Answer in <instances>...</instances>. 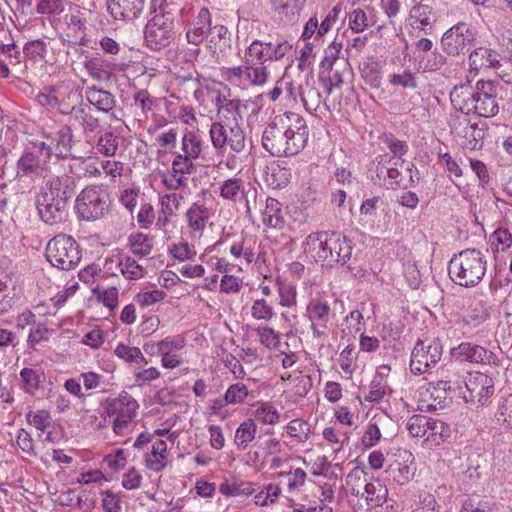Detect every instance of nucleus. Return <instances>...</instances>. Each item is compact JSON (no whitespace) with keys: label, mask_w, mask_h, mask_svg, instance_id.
Instances as JSON below:
<instances>
[{"label":"nucleus","mask_w":512,"mask_h":512,"mask_svg":"<svg viewBox=\"0 0 512 512\" xmlns=\"http://www.w3.org/2000/svg\"><path fill=\"white\" fill-rule=\"evenodd\" d=\"M446 56L434 50L426 55H422L420 59V66L425 71H438L446 64Z\"/></svg>","instance_id":"774afa93"},{"label":"nucleus","mask_w":512,"mask_h":512,"mask_svg":"<svg viewBox=\"0 0 512 512\" xmlns=\"http://www.w3.org/2000/svg\"><path fill=\"white\" fill-rule=\"evenodd\" d=\"M361 74L374 87L380 85V66L374 57L368 58L360 66Z\"/></svg>","instance_id":"052dcab7"},{"label":"nucleus","mask_w":512,"mask_h":512,"mask_svg":"<svg viewBox=\"0 0 512 512\" xmlns=\"http://www.w3.org/2000/svg\"><path fill=\"white\" fill-rule=\"evenodd\" d=\"M441 357L442 345L439 339H433L429 343L418 341L411 353L412 373L420 375L427 372L440 361Z\"/></svg>","instance_id":"4468645a"},{"label":"nucleus","mask_w":512,"mask_h":512,"mask_svg":"<svg viewBox=\"0 0 512 512\" xmlns=\"http://www.w3.org/2000/svg\"><path fill=\"white\" fill-rule=\"evenodd\" d=\"M276 288L279 297V305L281 307L291 308L297 303L296 286L281 278L276 279Z\"/></svg>","instance_id":"603ef678"},{"label":"nucleus","mask_w":512,"mask_h":512,"mask_svg":"<svg viewBox=\"0 0 512 512\" xmlns=\"http://www.w3.org/2000/svg\"><path fill=\"white\" fill-rule=\"evenodd\" d=\"M207 89L211 94L212 101L215 103L217 107L219 117V120L217 122H238L241 101L238 99L227 100L226 95L216 87H207Z\"/></svg>","instance_id":"b1692460"},{"label":"nucleus","mask_w":512,"mask_h":512,"mask_svg":"<svg viewBox=\"0 0 512 512\" xmlns=\"http://www.w3.org/2000/svg\"><path fill=\"white\" fill-rule=\"evenodd\" d=\"M83 65L88 75L99 82L108 81L117 67L100 57L86 59Z\"/></svg>","instance_id":"473e14b6"},{"label":"nucleus","mask_w":512,"mask_h":512,"mask_svg":"<svg viewBox=\"0 0 512 512\" xmlns=\"http://www.w3.org/2000/svg\"><path fill=\"white\" fill-rule=\"evenodd\" d=\"M254 417L263 424L274 425L279 422L280 414L270 403L264 402L256 406Z\"/></svg>","instance_id":"13d9d810"},{"label":"nucleus","mask_w":512,"mask_h":512,"mask_svg":"<svg viewBox=\"0 0 512 512\" xmlns=\"http://www.w3.org/2000/svg\"><path fill=\"white\" fill-rule=\"evenodd\" d=\"M27 422L37 430L45 432L51 425V415L47 410L30 411L26 414Z\"/></svg>","instance_id":"338daca9"},{"label":"nucleus","mask_w":512,"mask_h":512,"mask_svg":"<svg viewBox=\"0 0 512 512\" xmlns=\"http://www.w3.org/2000/svg\"><path fill=\"white\" fill-rule=\"evenodd\" d=\"M211 14L207 8H202L186 32L187 41L193 45L201 44L207 39L210 30Z\"/></svg>","instance_id":"c85d7f7f"},{"label":"nucleus","mask_w":512,"mask_h":512,"mask_svg":"<svg viewBox=\"0 0 512 512\" xmlns=\"http://www.w3.org/2000/svg\"><path fill=\"white\" fill-rule=\"evenodd\" d=\"M373 18L374 16H368L363 9L355 8L348 15V24L353 32L361 33L375 24Z\"/></svg>","instance_id":"5fc2aeb1"},{"label":"nucleus","mask_w":512,"mask_h":512,"mask_svg":"<svg viewBox=\"0 0 512 512\" xmlns=\"http://www.w3.org/2000/svg\"><path fill=\"white\" fill-rule=\"evenodd\" d=\"M63 115H70V119L82 128L84 133L94 132L99 127V120L92 115L88 104L82 100L73 107L63 106Z\"/></svg>","instance_id":"bb28decb"},{"label":"nucleus","mask_w":512,"mask_h":512,"mask_svg":"<svg viewBox=\"0 0 512 512\" xmlns=\"http://www.w3.org/2000/svg\"><path fill=\"white\" fill-rule=\"evenodd\" d=\"M250 316L256 321L270 322L275 316L274 307L264 298L252 300Z\"/></svg>","instance_id":"864d4df0"},{"label":"nucleus","mask_w":512,"mask_h":512,"mask_svg":"<svg viewBox=\"0 0 512 512\" xmlns=\"http://www.w3.org/2000/svg\"><path fill=\"white\" fill-rule=\"evenodd\" d=\"M475 39V32L472 27L467 23L459 22L443 34L441 45L448 55L458 56L464 53Z\"/></svg>","instance_id":"2eb2a0df"},{"label":"nucleus","mask_w":512,"mask_h":512,"mask_svg":"<svg viewBox=\"0 0 512 512\" xmlns=\"http://www.w3.org/2000/svg\"><path fill=\"white\" fill-rule=\"evenodd\" d=\"M36 148L49 161L65 159L71 155L73 132L70 126H62L56 133L45 135L44 140L35 141Z\"/></svg>","instance_id":"ddd939ff"},{"label":"nucleus","mask_w":512,"mask_h":512,"mask_svg":"<svg viewBox=\"0 0 512 512\" xmlns=\"http://www.w3.org/2000/svg\"><path fill=\"white\" fill-rule=\"evenodd\" d=\"M15 304V284L12 278L0 271V314L8 313Z\"/></svg>","instance_id":"58836bf2"},{"label":"nucleus","mask_w":512,"mask_h":512,"mask_svg":"<svg viewBox=\"0 0 512 512\" xmlns=\"http://www.w3.org/2000/svg\"><path fill=\"white\" fill-rule=\"evenodd\" d=\"M320 290L316 284L310 286L308 291L309 302L307 304L306 316L310 320V327L313 334L319 335L318 320H320Z\"/></svg>","instance_id":"79ce46f5"},{"label":"nucleus","mask_w":512,"mask_h":512,"mask_svg":"<svg viewBox=\"0 0 512 512\" xmlns=\"http://www.w3.org/2000/svg\"><path fill=\"white\" fill-rule=\"evenodd\" d=\"M143 464L146 469L160 473L168 464L167 443L162 439L155 440L150 447L143 452Z\"/></svg>","instance_id":"393cba45"},{"label":"nucleus","mask_w":512,"mask_h":512,"mask_svg":"<svg viewBox=\"0 0 512 512\" xmlns=\"http://www.w3.org/2000/svg\"><path fill=\"white\" fill-rule=\"evenodd\" d=\"M351 257V246L340 233H325L322 241V261L332 267L335 264H345Z\"/></svg>","instance_id":"f3484780"},{"label":"nucleus","mask_w":512,"mask_h":512,"mask_svg":"<svg viewBox=\"0 0 512 512\" xmlns=\"http://www.w3.org/2000/svg\"><path fill=\"white\" fill-rule=\"evenodd\" d=\"M453 356L462 362L498 366V356L485 347L471 342H462L452 350Z\"/></svg>","instance_id":"6ab92c4d"},{"label":"nucleus","mask_w":512,"mask_h":512,"mask_svg":"<svg viewBox=\"0 0 512 512\" xmlns=\"http://www.w3.org/2000/svg\"><path fill=\"white\" fill-rule=\"evenodd\" d=\"M278 476L286 479V492L289 496H293L303 486L306 473L302 469L297 468L289 473H279Z\"/></svg>","instance_id":"680f3d73"},{"label":"nucleus","mask_w":512,"mask_h":512,"mask_svg":"<svg viewBox=\"0 0 512 512\" xmlns=\"http://www.w3.org/2000/svg\"><path fill=\"white\" fill-rule=\"evenodd\" d=\"M433 0H421L410 10V17L415 23H419L421 30L431 29L436 22V13L434 11Z\"/></svg>","instance_id":"2f4dec72"},{"label":"nucleus","mask_w":512,"mask_h":512,"mask_svg":"<svg viewBox=\"0 0 512 512\" xmlns=\"http://www.w3.org/2000/svg\"><path fill=\"white\" fill-rule=\"evenodd\" d=\"M219 491L227 497H249L257 491V484L251 481H231L220 485Z\"/></svg>","instance_id":"ea45409f"},{"label":"nucleus","mask_w":512,"mask_h":512,"mask_svg":"<svg viewBox=\"0 0 512 512\" xmlns=\"http://www.w3.org/2000/svg\"><path fill=\"white\" fill-rule=\"evenodd\" d=\"M116 264L120 273L127 280H138L144 276V268L130 256L118 257Z\"/></svg>","instance_id":"8fccbe9b"},{"label":"nucleus","mask_w":512,"mask_h":512,"mask_svg":"<svg viewBox=\"0 0 512 512\" xmlns=\"http://www.w3.org/2000/svg\"><path fill=\"white\" fill-rule=\"evenodd\" d=\"M406 427L411 436L424 437L428 430L442 435L444 424L424 415H413L408 419Z\"/></svg>","instance_id":"c756f323"},{"label":"nucleus","mask_w":512,"mask_h":512,"mask_svg":"<svg viewBox=\"0 0 512 512\" xmlns=\"http://www.w3.org/2000/svg\"><path fill=\"white\" fill-rule=\"evenodd\" d=\"M130 248L133 254L144 257L153 249V239L143 233H136L129 238Z\"/></svg>","instance_id":"4d7b16f0"},{"label":"nucleus","mask_w":512,"mask_h":512,"mask_svg":"<svg viewBox=\"0 0 512 512\" xmlns=\"http://www.w3.org/2000/svg\"><path fill=\"white\" fill-rule=\"evenodd\" d=\"M286 391H289L293 395L303 397L310 390V379L302 374L292 375L284 374L281 376Z\"/></svg>","instance_id":"c03bdc74"},{"label":"nucleus","mask_w":512,"mask_h":512,"mask_svg":"<svg viewBox=\"0 0 512 512\" xmlns=\"http://www.w3.org/2000/svg\"><path fill=\"white\" fill-rule=\"evenodd\" d=\"M490 316L489 307L482 300H473L469 305L464 321L468 325L478 326L484 323Z\"/></svg>","instance_id":"49530a36"},{"label":"nucleus","mask_w":512,"mask_h":512,"mask_svg":"<svg viewBox=\"0 0 512 512\" xmlns=\"http://www.w3.org/2000/svg\"><path fill=\"white\" fill-rule=\"evenodd\" d=\"M209 137L216 154L221 157L219 165L230 171L241 167L242 154L246 149V137L238 122H212Z\"/></svg>","instance_id":"423d86ee"},{"label":"nucleus","mask_w":512,"mask_h":512,"mask_svg":"<svg viewBox=\"0 0 512 512\" xmlns=\"http://www.w3.org/2000/svg\"><path fill=\"white\" fill-rule=\"evenodd\" d=\"M102 176L108 178L111 182L118 181L125 173V164L118 160L103 159L101 161Z\"/></svg>","instance_id":"bf43d9fd"},{"label":"nucleus","mask_w":512,"mask_h":512,"mask_svg":"<svg viewBox=\"0 0 512 512\" xmlns=\"http://www.w3.org/2000/svg\"><path fill=\"white\" fill-rule=\"evenodd\" d=\"M203 136L198 130L185 129L179 150L173 155L171 169L162 177L163 185L171 191L187 186L188 175L196 170L195 161L200 159L206 148Z\"/></svg>","instance_id":"20e7f679"},{"label":"nucleus","mask_w":512,"mask_h":512,"mask_svg":"<svg viewBox=\"0 0 512 512\" xmlns=\"http://www.w3.org/2000/svg\"><path fill=\"white\" fill-rule=\"evenodd\" d=\"M273 8L279 16L287 21H292L299 15L305 0H271Z\"/></svg>","instance_id":"a18cd8bd"},{"label":"nucleus","mask_w":512,"mask_h":512,"mask_svg":"<svg viewBox=\"0 0 512 512\" xmlns=\"http://www.w3.org/2000/svg\"><path fill=\"white\" fill-rule=\"evenodd\" d=\"M282 494V488L277 483H268L262 487H257L253 494V503L259 507H267L278 502Z\"/></svg>","instance_id":"e433bc0d"},{"label":"nucleus","mask_w":512,"mask_h":512,"mask_svg":"<svg viewBox=\"0 0 512 512\" xmlns=\"http://www.w3.org/2000/svg\"><path fill=\"white\" fill-rule=\"evenodd\" d=\"M168 254L179 262H186L193 261L197 256V251L194 245L182 239L168 246Z\"/></svg>","instance_id":"3c124183"},{"label":"nucleus","mask_w":512,"mask_h":512,"mask_svg":"<svg viewBox=\"0 0 512 512\" xmlns=\"http://www.w3.org/2000/svg\"><path fill=\"white\" fill-rule=\"evenodd\" d=\"M214 211L204 201L193 202L185 212V221L193 235H202Z\"/></svg>","instance_id":"4be33fe9"},{"label":"nucleus","mask_w":512,"mask_h":512,"mask_svg":"<svg viewBox=\"0 0 512 512\" xmlns=\"http://www.w3.org/2000/svg\"><path fill=\"white\" fill-rule=\"evenodd\" d=\"M366 482V472L361 467H355L346 478L347 488L353 495H359Z\"/></svg>","instance_id":"69168bd1"},{"label":"nucleus","mask_w":512,"mask_h":512,"mask_svg":"<svg viewBox=\"0 0 512 512\" xmlns=\"http://www.w3.org/2000/svg\"><path fill=\"white\" fill-rule=\"evenodd\" d=\"M187 346L184 334L168 335L160 340H149L143 344V351L150 356L160 357L164 369H175L183 363L182 350Z\"/></svg>","instance_id":"9b49d317"},{"label":"nucleus","mask_w":512,"mask_h":512,"mask_svg":"<svg viewBox=\"0 0 512 512\" xmlns=\"http://www.w3.org/2000/svg\"><path fill=\"white\" fill-rule=\"evenodd\" d=\"M495 417L499 424L507 429H512V394L499 402Z\"/></svg>","instance_id":"0e129e2a"},{"label":"nucleus","mask_w":512,"mask_h":512,"mask_svg":"<svg viewBox=\"0 0 512 512\" xmlns=\"http://www.w3.org/2000/svg\"><path fill=\"white\" fill-rule=\"evenodd\" d=\"M84 96L88 104L93 106L98 112L108 114L111 120H121L116 113L117 100L110 91L93 85L85 88Z\"/></svg>","instance_id":"aec40b11"},{"label":"nucleus","mask_w":512,"mask_h":512,"mask_svg":"<svg viewBox=\"0 0 512 512\" xmlns=\"http://www.w3.org/2000/svg\"><path fill=\"white\" fill-rule=\"evenodd\" d=\"M68 96L70 99L73 96V91L69 90L66 87H54L49 90L40 92L36 96V101L39 105L45 107L48 110L57 111L60 114H63V105H60L58 102L59 96Z\"/></svg>","instance_id":"f704fd0d"},{"label":"nucleus","mask_w":512,"mask_h":512,"mask_svg":"<svg viewBox=\"0 0 512 512\" xmlns=\"http://www.w3.org/2000/svg\"><path fill=\"white\" fill-rule=\"evenodd\" d=\"M263 223L271 228H280L284 224V212L281 203L272 197H268L265 209L262 213Z\"/></svg>","instance_id":"4c0bfd02"},{"label":"nucleus","mask_w":512,"mask_h":512,"mask_svg":"<svg viewBox=\"0 0 512 512\" xmlns=\"http://www.w3.org/2000/svg\"><path fill=\"white\" fill-rule=\"evenodd\" d=\"M49 160L36 148V142L27 147L16 163V177H32L49 171Z\"/></svg>","instance_id":"a211bd4d"},{"label":"nucleus","mask_w":512,"mask_h":512,"mask_svg":"<svg viewBox=\"0 0 512 512\" xmlns=\"http://www.w3.org/2000/svg\"><path fill=\"white\" fill-rule=\"evenodd\" d=\"M257 341L268 350H275L280 345L281 335L274 328L258 325L254 329Z\"/></svg>","instance_id":"de8ad7c7"},{"label":"nucleus","mask_w":512,"mask_h":512,"mask_svg":"<svg viewBox=\"0 0 512 512\" xmlns=\"http://www.w3.org/2000/svg\"><path fill=\"white\" fill-rule=\"evenodd\" d=\"M257 434V425L254 419H246L236 429L234 435V444L240 450L246 449L255 439Z\"/></svg>","instance_id":"a19ab883"},{"label":"nucleus","mask_w":512,"mask_h":512,"mask_svg":"<svg viewBox=\"0 0 512 512\" xmlns=\"http://www.w3.org/2000/svg\"><path fill=\"white\" fill-rule=\"evenodd\" d=\"M114 355L130 365H147L148 360L139 347L118 342L114 348Z\"/></svg>","instance_id":"c9c22d12"},{"label":"nucleus","mask_w":512,"mask_h":512,"mask_svg":"<svg viewBox=\"0 0 512 512\" xmlns=\"http://www.w3.org/2000/svg\"><path fill=\"white\" fill-rule=\"evenodd\" d=\"M465 387V401L478 405L487 404L495 392L494 380L481 372L470 373Z\"/></svg>","instance_id":"dca6fc26"},{"label":"nucleus","mask_w":512,"mask_h":512,"mask_svg":"<svg viewBox=\"0 0 512 512\" xmlns=\"http://www.w3.org/2000/svg\"><path fill=\"white\" fill-rule=\"evenodd\" d=\"M226 401L231 405L243 404L251 395L247 386L241 382L230 385L225 391Z\"/></svg>","instance_id":"e2e57ef3"},{"label":"nucleus","mask_w":512,"mask_h":512,"mask_svg":"<svg viewBox=\"0 0 512 512\" xmlns=\"http://www.w3.org/2000/svg\"><path fill=\"white\" fill-rule=\"evenodd\" d=\"M291 177L290 169L282 165L280 161H273L266 166L265 182L273 189L285 187Z\"/></svg>","instance_id":"72a5a7b5"},{"label":"nucleus","mask_w":512,"mask_h":512,"mask_svg":"<svg viewBox=\"0 0 512 512\" xmlns=\"http://www.w3.org/2000/svg\"><path fill=\"white\" fill-rule=\"evenodd\" d=\"M20 377L22 380V389L31 395L35 394L43 381V374L39 370L32 368H23L20 371Z\"/></svg>","instance_id":"6e6d98bb"},{"label":"nucleus","mask_w":512,"mask_h":512,"mask_svg":"<svg viewBox=\"0 0 512 512\" xmlns=\"http://www.w3.org/2000/svg\"><path fill=\"white\" fill-rule=\"evenodd\" d=\"M308 141L305 120L296 113L277 115L262 133V146L272 156L298 154Z\"/></svg>","instance_id":"f03ea898"},{"label":"nucleus","mask_w":512,"mask_h":512,"mask_svg":"<svg viewBox=\"0 0 512 512\" xmlns=\"http://www.w3.org/2000/svg\"><path fill=\"white\" fill-rule=\"evenodd\" d=\"M145 0H108L107 9L116 20H133L142 13Z\"/></svg>","instance_id":"cd10ccee"},{"label":"nucleus","mask_w":512,"mask_h":512,"mask_svg":"<svg viewBox=\"0 0 512 512\" xmlns=\"http://www.w3.org/2000/svg\"><path fill=\"white\" fill-rule=\"evenodd\" d=\"M48 262L61 270H70L76 267L81 254L75 239L66 234H59L51 239L45 250Z\"/></svg>","instance_id":"f8f14e48"},{"label":"nucleus","mask_w":512,"mask_h":512,"mask_svg":"<svg viewBox=\"0 0 512 512\" xmlns=\"http://www.w3.org/2000/svg\"><path fill=\"white\" fill-rule=\"evenodd\" d=\"M486 270V257L477 249H466L455 254L448 264L450 279L465 288L477 286L483 279Z\"/></svg>","instance_id":"6e6552de"},{"label":"nucleus","mask_w":512,"mask_h":512,"mask_svg":"<svg viewBox=\"0 0 512 512\" xmlns=\"http://www.w3.org/2000/svg\"><path fill=\"white\" fill-rule=\"evenodd\" d=\"M292 49L286 39L265 41L255 39L240 56L242 64L221 68V77L229 85L240 90L263 87L270 78L269 65L282 60Z\"/></svg>","instance_id":"f257e3e1"},{"label":"nucleus","mask_w":512,"mask_h":512,"mask_svg":"<svg viewBox=\"0 0 512 512\" xmlns=\"http://www.w3.org/2000/svg\"><path fill=\"white\" fill-rule=\"evenodd\" d=\"M498 64V54L487 47H478L469 54V74H477L483 69H488Z\"/></svg>","instance_id":"7c9ffc66"},{"label":"nucleus","mask_w":512,"mask_h":512,"mask_svg":"<svg viewBox=\"0 0 512 512\" xmlns=\"http://www.w3.org/2000/svg\"><path fill=\"white\" fill-rule=\"evenodd\" d=\"M72 194V177L60 175L44 180L35 195V205L41 220L48 225L62 222Z\"/></svg>","instance_id":"39448f33"},{"label":"nucleus","mask_w":512,"mask_h":512,"mask_svg":"<svg viewBox=\"0 0 512 512\" xmlns=\"http://www.w3.org/2000/svg\"><path fill=\"white\" fill-rule=\"evenodd\" d=\"M248 187L249 184H247L241 177L235 175L218 184V193L219 196L226 201H244L247 211H250L251 208L248 199L250 189Z\"/></svg>","instance_id":"412c9836"},{"label":"nucleus","mask_w":512,"mask_h":512,"mask_svg":"<svg viewBox=\"0 0 512 512\" xmlns=\"http://www.w3.org/2000/svg\"><path fill=\"white\" fill-rule=\"evenodd\" d=\"M499 84L491 80H478L475 86L468 78L466 83L453 87L450 100L453 107L469 115L471 113L480 117H494L499 112Z\"/></svg>","instance_id":"7ed1b4c3"},{"label":"nucleus","mask_w":512,"mask_h":512,"mask_svg":"<svg viewBox=\"0 0 512 512\" xmlns=\"http://www.w3.org/2000/svg\"><path fill=\"white\" fill-rule=\"evenodd\" d=\"M95 148L104 157H113L119 148V137L112 131H105L98 137Z\"/></svg>","instance_id":"09e8293b"},{"label":"nucleus","mask_w":512,"mask_h":512,"mask_svg":"<svg viewBox=\"0 0 512 512\" xmlns=\"http://www.w3.org/2000/svg\"><path fill=\"white\" fill-rule=\"evenodd\" d=\"M257 237L254 235H243L229 246V254L239 262L240 265L249 266L257 259Z\"/></svg>","instance_id":"5701e85b"},{"label":"nucleus","mask_w":512,"mask_h":512,"mask_svg":"<svg viewBox=\"0 0 512 512\" xmlns=\"http://www.w3.org/2000/svg\"><path fill=\"white\" fill-rule=\"evenodd\" d=\"M139 407L138 401L127 391H121L116 397L106 400L105 421L115 435L125 436L130 433Z\"/></svg>","instance_id":"1a4fd4ad"},{"label":"nucleus","mask_w":512,"mask_h":512,"mask_svg":"<svg viewBox=\"0 0 512 512\" xmlns=\"http://www.w3.org/2000/svg\"><path fill=\"white\" fill-rule=\"evenodd\" d=\"M455 134L462 138V146L470 150L480 149L483 144L485 131L476 123H470L467 119L459 121L453 127Z\"/></svg>","instance_id":"a878e982"},{"label":"nucleus","mask_w":512,"mask_h":512,"mask_svg":"<svg viewBox=\"0 0 512 512\" xmlns=\"http://www.w3.org/2000/svg\"><path fill=\"white\" fill-rule=\"evenodd\" d=\"M150 14L144 29L145 43L151 50L159 51L175 39L174 8L166 0H151Z\"/></svg>","instance_id":"0eeeda50"},{"label":"nucleus","mask_w":512,"mask_h":512,"mask_svg":"<svg viewBox=\"0 0 512 512\" xmlns=\"http://www.w3.org/2000/svg\"><path fill=\"white\" fill-rule=\"evenodd\" d=\"M111 200L104 184L86 186L77 196L75 210L79 218L85 221H95L105 216Z\"/></svg>","instance_id":"9d476101"},{"label":"nucleus","mask_w":512,"mask_h":512,"mask_svg":"<svg viewBox=\"0 0 512 512\" xmlns=\"http://www.w3.org/2000/svg\"><path fill=\"white\" fill-rule=\"evenodd\" d=\"M363 494L366 495V501L370 507H379L385 503L388 496V489L379 480H374L365 483Z\"/></svg>","instance_id":"37998d69"}]
</instances>
